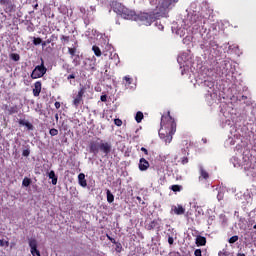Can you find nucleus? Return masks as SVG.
<instances>
[{
	"label": "nucleus",
	"mask_w": 256,
	"mask_h": 256,
	"mask_svg": "<svg viewBox=\"0 0 256 256\" xmlns=\"http://www.w3.org/2000/svg\"><path fill=\"white\" fill-rule=\"evenodd\" d=\"M161 129L159 131L160 139H163L165 144L172 142L173 135L176 133L177 124L172 118L171 113L168 112L166 116H161Z\"/></svg>",
	"instance_id": "1"
},
{
	"label": "nucleus",
	"mask_w": 256,
	"mask_h": 256,
	"mask_svg": "<svg viewBox=\"0 0 256 256\" xmlns=\"http://www.w3.org/2000/svg\"><path fill=\"white\" fill-rule=\"evenodd\" d=\"M152 5H155V8H151L152 14L159 17H167L168 12L171 10V2L169 1H159V2H150Z\"/></svg>",
	"instance_id": "2"
},
{
	"label": "nucleus",
	"mask_w": 256,
	"mask_h": 256,
	"mask_svg": "<svg viewBox=\"0 0 256 256\" xmlns=\"http://www.w3.org/2000/svg\"><path fill=\"white\" fill-rule=\"evenodd\" d=\"M231 163L235 168H241L244 171H250L253 169L252 167V162L250 160V156L244 155L239 157H232L231 158Z\"/></svg>",
	"instance_id": "3"
},
{
	"label": "nucleus",
	"mask_w": 256,
	"mask_h": 256,
	"mask_svg": "<svg viewBox=\"0 0 256 256\" xmlns=\"http://www.w3.org/2000/svg\"><path fill=\"white\" fill-rule=\"evenodd\" d=\"M160 17L156 14L150 12V13H142L138 15L137 17L134 16V19H137L139 22H141L144 26H150L152 23L155 22V20L159 19Z\"/></svg>",
	"instance_id": "4"
},
{
	"label": "nucleus",
	"mask_w": 256,
	"mask_h": 256,
	"mask_svg": "<svg viewBox=\"0 0 256 256\" xmlns=\"http://www.w3.org/2000/svg\"><path fill=\"white\" fill-rule=\"evenodd\" d=\"M45 74H47V68H45V66H44V60L41 59V64L37 65L35 67V69H33L32 73H31V78L33 80H36V79L43 77Z\"/></svg>",
	"instance_id": "5"
},
{
	"label": "nucleus",
	"mask_w": 256,
	"mask_h": 256,
	"mask_svg": "<svg viewBox=\"0 0 256 256\" xmlns=\"http://www.w3.org/2000/svg\"><path fill=\"white\" fill-rule=\"evenodd\" d=\"M86 90L87 88H85L84 86H81V88L79 89V92H77V95L74 97V100H72V106H74L75 109H78L80 106L84 104L83 97Z\"/></svg>",
	"instance_id": "6"
},
{
	"label": "nucleus",
	"mask_w": 256,
	"mask_h": 256,
	"mask_svg": "<svg viewBox=\"0 0 256 256\" xmlns=\"http://www.w3.org/2000/svg\"><path fill=\"white\" fill-rule=\"evenodd\" d=\"M101 139L97 138V140H92L89 143V153H93L94 155H97L100 153V147H101Z\"/></svg>",
	"instance_id": "7"
},
{
	"label": "nucleus",
	"mask_w": 256,
	"mask_h": 256,
	"mask_svg": "<svg viewBox=\"0 0 256 256\" xmlns=\"http://www.w3.org/2000/svg\"><path fill=\"white\" fill-rule=\"evenodd\" d=\"M117 15H120L122 18L127 19V20H132L136 17V12L134 10H129L128 8L117 12Z\"/></svg>",
	"instance_id": "8"
},
{
	"label": "nucleus",
	"mask_w": 256,
	"mask_h": 256,
	"mask_svg": "<svg viewBox=\"0 0 256 256\" xmlns=\"http://www.w3.org/2000/svg\"><path fill=\"white\" fill-rule=\"evenodd\" d=\"M28 245L30 246L32 256H41L40 251L38 250V241H36V239H29Z\"/></svg>",
	"instance_id": "9"
},
{
	"label": "nucleus",
	"mask_w": 256,
	"mask_h": 256,
	"mask_svg": "<svg viewBox=\"0 0 256 256\" xmlns=\"http://www.w3.org/2000/svg\"><path fill=\"white\" fill-rule=\"evenodd\" d=\"M111 149H112L111 143L101 140V146L99 147V152L103 153L104 156H108L111 153Z\"/></svg>",
	"instance_id": "10"
},
{
	"label": "nucleus",
	"mask_w": 256,
	"mask_h": 256,
	"mask_svg": "<svg viewBox=\"0 0 256 256\" xmlns=\"http://www.w3.org/2000/svg\"><path fill=\"white\" fill-rule=\"evenodd\" d=\"M0 3L2 5V9H4L6 13H12L16 11V6L12 1H2Z\"/></svg>",
	"instance_id": "11"
},
{
	"label": "nucleus",
	"mask_w": 256,
	"mask_h": 256,
	"mask_svg": "<svg viewBox=\"0 0 256 256\" xmlns=\"http://www.w3.org/2000/svg\"><path fill=\"white\" fill-rule=\"evenodd\" d=\"M110 6H111V9L116 13L122 12L127 9V7H125L121 2H118V1H112L110 3Z\"/></svg>",
	"instance_id": "12"
},
{
	"label": "nucleus",
	"mask_w": 256,
	"mask_h": 256,
	"mask_svg": "<svg viewBox=\"0 0 256 256\" xmlns=\"http://www.w3.org/2000/svg\"><path fill=\"white\" fill-rule=\"evenodd\" d=\"M58 40L57 34H52L47 40L42 42V47H47L49 44H52V46H55V42Z\"/></svg>",
	"instance_id": "13"
},
{
	"label": "nucleus",
	"mask_w": 256,
	"mask_h": 256,
	"mask_svg": "<svg viewBox=\"0 0 256 256\" xmlns=\"http://www.w3.org/2000/svg\"><path fill=\"white\" fill-rule=\"evenodd\" d=\"M150 167L149 161H147L145 158L139 159L138 168L140 171L144 172L148 170Z\"/></svg>",
	"instance_id": "14"
},
{
	"label": "nucleus",
	"mask_w": 256,
	"mask_h": 256,
	"mask_svg": "<svg viewBox=\"0 0 256 256\" xmlns=\"http://www.w3.org/2000/svg\"><path fill=\"white\" fill-rule=\"evenodd\" d=\"M172 211L174 215H184L186 212V209L182 207V205H174L172 206Z\"/></svg>",
	"instance_id": "15"
},
{
	"label": "nucleus",
	"mask_w": 256,
	"mask_h": 256,
	"mask_svg": "<svg viewBox=\"0 0 256 256\" xmlns=\"http://www.w3.org/2000/svg\"><path fill=\"white\" fill-rule=\"evenodd\" d=\"M32 93H33L34 97L40 96V93H41V82L40 81L35 82L34 87L32 89Z\"/></svg>",
	"instance_id": "16"
},
{
	"label": "nucleus",
	"mask_w": 256,
	"mask_h": 256,
	"mask_svg": "<svg viewBox=\"0 0 256 256\" xmlns=\"http://www.w3.org/2000/svg\"><path fill=\"white\" fill-rule=\"evenodd\" d=\"M199 173H200V176H199V180L202 181V180H205L207 181L209 179V174L208 172L204 169V167L200 166L199 168Z\"/></svg>",
	"instance_id": "17"
},
{
	"label": "nucleus",
	"mask_w": 256,
	"mask_h": 256,
	"mask_svg": "<svg viewBox=\"0 0 256 256\" xmlns=\"http://www.w3.org/2000/svg\"><path fill=\"white\" fill-rule=\"evenodd\" d=\"M195 243H196V246H198V247L206 246L207 239L204 236H198V237H196V242Z\"/></svg>",
	"instance_id": "18"
},
{
	"label": "nucleus",
	"mask_w": 256,
	"mask_h": 256,
	"mask_svg": "<svg viewBox=\"0 0 256 256\" xmlns=\"http://www.w3.org/2000/svg\"><path fill=\"white\" fill-rule=\"evenodd\" d=\"M48 177L50 180H52V184L56 186L58 182V177L56 176L55 170H50Z\"/></svg>",
	"instance_id": "19"
},
{
	"label": "nucleus",
	"mask_w": 256,
	"mask_h": 256,
	"mask_svg": "<svg viewBox=\"0 0 256 256\" xmlns=\"http://www.w3.org/2000/svg\"><path fill=\"white\" fill-rule=\"evenodd\" d=\"M77 179L79 180V185L82 187V188H85L87 187V180L85 179V175L83 173L79 174L77 176Z\"/></svg>",
	"instance_id": "20"
},
{
	"label": "nucleus",
	"mask_w": 256,
	"mask_h": 256,
	"mask_svg": "<svg viewBox=\"0 0 256 256\" xmlns=\"http://www.w3.org/2000/svg\"><path fill=\"white\" fill-rule=\"evenodd\" d=\"M158 227H159V223H158L157 220H153V221H151L150 223H148L146 225L147 231H152V230H154L155 228H158Z\"/></svg>",
	"instance_id": "21"
},
{
	"label": "nucleus",
	"mask_w": 256,
	"mask_h": 256,
	"mask_svg": "<svg viewBox=\"0 0 256 256\" xmlns=\"http://www.w3.org/2000/svg\"><path fill=\"white\" fill-rule=\"evenodd\" d=\"M4 108L6 111H8L9 115H14L18 113V106H12L8 108V105H5Z\"/></svg>",
	"instance_id": "22"
},
{
	"label": "nucleus",
	"mask_w": 256,
	"mask_h": 256,
	"mask_svg": "<svg viewBox=\"0 0 256 256\" xmlns=\"http://www.w3.org/2000/svg\"><path fill=\"white\" fill-rule=\"evenodd\" d=\"M106 195H107V202L108 204H112L114 202V194L111 193L110 190L106 191Z\"/></svg>",
	"instance_id": "23"
},
{
	"label": "nucleus",
	"mask_w": 256,
	"mask_h": 256,
	"mask_svg": "<svg viewBox=\"0 0 256 256\" xmlns=\"http://www.w3.org/2000/svg\"><path fill=\"white\" fill-rule=\"evenodd\" d=\"M92 50H93L95 56H97V57H101L102 56V51H101L100 47L94 45L92 47Z\"/></svg>",
	"instance_id": "24"
},
{
	"label": "nucleus",
	"mask_w": 256,
	"mask_h": 256,
	"mask_svg": "<svg viewBox=\"0 0 256 256\" xmlns=\"http://www.w3.org/2000/svg\"><path fill=\"white\" fill-rule=\"evenodd\" d=\"M32 43L35 46H39L40 44L43 46L44 41L40 37H33Z\"/></svg>",
	"instance_id": "25"
},
{
	"label": "nucleus",
	"mask_w": 256,
	"mask_h": 256,
	"mask_svg": "<svg viewBox=\"0 0 256 256\" xmlns=\"http://www.w3.org/2000/svg\"><path fill=\"white\" fill-rule=\"evenodd\" d=\"M170 190H172L174 193L181 192L182 186L179 184H174L170 186Z\"/></svg>",
	"instance_id": "26"
},
{
	"label": "nucleus",
	"mask_w": 256,
	"mask_h": 256,
	"mask_svg": "<svg viewBox=\"0 0 256 256\" xmlns=\"http://www.w3.org/2000/svg\"><path fill=\"white\" fill-rule=\"evenodd\" d=\"M135 119H136V122H137V123H141L142 120L144 119V113H142V112H137Z\"/></svg>",
	"instance_id": "27"
},
{
	"label": "nucleus",
	"mask_w": 256,
	"mask_h": 256,
	"mask_svg": "<svg viewBox=\"0 0 256 256\" xmlns=\"http://www.w3.org/2000/svg\"><path fill=\"white\" fill-rule=\"evenodd\" d=\"M10 59H12L15 62H19L21 57H20V54L13 53V54H10Z\"/></svg>",
	"instance_id": "28"
},
{
	"label": "nucleus",
	"mask_w": 256,
	"mask_h": 256,
	"mask_svg": "<svg viewBox=\"0 0 256 256\" xmlns=\"http://www.w3.org/2000/svg\"><path fill=\"white\" fill-rule=\"evenodd\" d=\"M32 181L30 178H24L23 181H22V186L23 187H29L31 185Z\"/></svg>",
	"instance_id": "29"
},
{
	"label": "nucleus",
	"mask_w": 256,
	"mask_h": 256,
	"mask_svg": "<svg viewBox=\"0 0 256 256\" xmlns=\"http://www.w3.org/2000/svg\"><path fill=\"white\" fill-rule=\"evenodd\" d=\"M70 42V36H66V35H62L61 36V43L63 44V45H65V44H67V43H69Z\"/></svg>",
	"instance_id": "30"
},
{
	"label": "nucleus",
	"mask_w": 256,
	"mask_h": 256,
	"mask_svg": "<svg viewBox=\"0 0 256 256\" xmlns=\"http://www.w3.org/2000/svg\"><path fill=\"white\" fill-rule=\"evenodd\" d=\"M68 53H70L71 57H76V47H68Z\"/></svg>",
	"instance_id": "31"
},
{
	"label": "nucleus",
	"mask_w": 256,
	"mask_h": 256,
	"mask_svg": "<svg viewBox=\"0 0 256 256\" xmlns=\"http://www.w3.org/2000/svg\"><path fill=\"white\" fill-rule=\"evenodd\" d=\"M123 80L125 81V84H126V85H131L132 82H133L132 78L129 77V76H125V77L123 78Z\"/></svg>",
	"instance_id": "32"
},
{
	"label": "nucleus",
	"mask_w": 256,
	"mask_h": 256,
	"mask_svg": "<svg viewBox=\"0 0 256 256\" xmlns=\"http://www.w3.org/2000/svg\"><path fill=\"white\" fill-rule=\"evenodd\" d=\"M239 237L238 236H232L230 239H228V243L234 244L235 242H238Z\"/></svg>",
	"instance_id": "33"
},
{
	"label": "nucleus",
	"mask_w": 256,
	"mask_h": 256,
	"mask_svg": "<svg viewBox=\"0 0 256 256\" xmlns=\"http://www.w3.org/2000/svg\"><path fill=\"white\" fill-rule=\"evenodd\" d=\"M114 124H115L117 127H122L123 121H122V119H115V120H114Z\"/></svg>",
	"instance_id": "34"
},
{
	"label": "nucleus",
	"mask_w": 256,
	"mask_h": 256,
	"mask_svg": "<svg viewBox=\"0 0 256 256\" xmlns=\"http://www.w3.org/2000/svg\"><path fill=\"white\" fill-rule=\"evenodd\" d=\"M26 126V128L28 129V131H33L34 130V126L33 124H31L30 122H27V124L23 125Z\"/></svg>",
	"instance_id": "35"
},
{
	"label": "nucleus",
	"mask_w": 256,
	"mask_h": 256,
	"mask_svg": "<svg viewBox=\"0 0 256 256\" xmlns=\"http://www.w3.org/2000/svg\"><path fill=\"white\" fill-rule=\"evenodd\" d=\"M49 134L52 136H57L58 135V130L53 128L49 130Z\"/></svg>",
	"instance_id": "36"
},
{
	"label": "nucleus",
	"mask_w": 256,
	"mask_h": 256,
	"mask_svg": "<svg viewBox=\"0 0 256 256\" xmlns=\"http://www.w3.org/2000/svg\"><path fill=\"white\" fill-rule=\"evenodd\" d=\"M22 156L29 157L30 156V150L29 149L23 150Z\"/></svg>",
	"instance_id": "37"
},
{
	"label": "nucleus",
	"mask_w": 256,
	"mask_h": 256,
	"mask_svg": "<svg viewBox=\"0 0 256 256\" xmlns=\"http://www.w3.org/2000/svg\"><path fill=\"white\" fill-rule=\"evenodd\" d=\"M107 239L110 240V242H111L112 244L117 245V240H115L114 238L110 237L109 235H107Z\"/></svg>",
	"instance_id": "38"
},
{
	"label": "nucleus",
	"mask_w": 256,
	"mask_h": 256,
	"mask_svg": "<svg viewBox=\"0 0 256 256\" xmlns=\"http://www.w3.org/2000/svg\"><path fill=\"white\" fill-rule=\"evenodd\" d=\"M195 256H202V250L201 249H196L194 252Z\"/></svg>",
	"instance_id": "39"
},
{
	"label": "nucleus",
	"mask_w": 256,
	"mask_h": 256,
	"mask_svg": "<svg viewBox=\"0 0 256 256\" xmlns=\"http://www.w3.org/2000/svg\"><path fill=\"white\" fill-rule=\"evenodd\" d=\"M72 63H74L75 65L79 64V55H76L74 60L72 61Z\"/></svg>",
	"instance_id": "40"
},
{
	"label": "nucleus",
	"mask_w": 256,
	"mask_h": 256,
	"mask_svg": "<svg viewBox=\"0 0 256 256\" xmlns=\"http://www.w3.org/2000/svg\"><path fill=\"white\" fill-rule=\"evenodd\" d=\"M181 163L182 165H186L187 163H189V159L187 157H183Z\"/></svg>",
	"instance_id": "41"
},
{
	"label": "nucleus",
	"mask_w": 256,
	"mask_h": 256,
	"mask_svg": "<svg viewBox=\"0 0 256 256\" xmlns=\"http://www.w3.org/2000/svg\"><path fill=\"white\" fill-rule=\"evenodd\" d=\"M141 151L144 153V155H149V151L145 147H141Z\"/></svg>",
	"instance_id": "42"
},
{
	"label": "nucleus",
	"mask_w": 256,
	"mask_h": 256,
	"mask_svg": "<svg viewBox=\"0 0 256 256\" xmlns=\"http://www.w3.org/2000/svg\"><path fill=\"white\" fill-rule=\"evenodd\" d=\"M18 123H19V125L24 126V125H26V124L29 123V122H26L25 120L20 119V120L18 121Z\"/></svg>",
	"instance_id": "43"
},
{
	"label": "nucleus",
	"mask_w": 256,
	"mask_h": 256,
	"mask_svg": "<svg viewBox=\"0 0 256 256\" xmlns=\"http://www.w3.org/2000/svg\"><path fill=\"white\" fill-rule=\"evenodd\" d=\"M168 243H169V245H173L174 239H173L172 236H169V238H168Z\"/></svg>",
	"instance_id": "44"
},
{
	"label": "nucleus",
	"mask_w": 256,
	"mask_h": 256,
	"mask_svg": "<svg viewBox=\"0 0 256 256\" xmlns=\"http://www.w3.org/2000/svg\"><path fill=\"white\" fill-rule=\"evenodd\" d=\"M72 79H75V74H70L67 76V80L70 81Z\"/></svg>",
	"instance_id": "45"
},
{
	"label": "nucleus",
	"mask_w": 256,
	"mask_h": 256,
	"mask_svg": "<svg viewBox=\"0 0 256 256\" xmlns=\"http://www.w3.org/2000/svg\"><path fill=\"white\" fill-rule=\"evenodd\" d=\"M54 106H55V108L60 109L61 108V103L60 102H55Z\"/></svg>",
	"instance_id": "46"
},
{
	"label": "nucleus",
	"mask_w": 256,
	"mask_h": 256,
	"mask_svg": "<svg viewBox=\"0 0 256 256\" xmlns=\"http://www.w3.org/2000/svg\"><path fill=\"white\" fill-rule=\"evenodd\" d=\"M101 101L106 102L107 101V96L106 95H101Z\"/></svg>",
	"instance_id": "47"
},
{
	"label": "nucleus",
	"mask_w": 256,
	"mask_h": 256,
	"mask_svg": "<svg viewBox=\"0 0 256 256\" xmlns=\"http://www.w3.org/2000/svg\"><path fill=\"white\" fill-rule=\"evenodd\" d=\"M2 245H3L2 247H4V246L8 247L9 246V242L8 241H6V242L2 241Z\"/></svg>",
	"instance_id": "48"
},
{
	"label": "nucleus",
	"mask_w": 256,
	"mask_h": 256,
	"mask_svg": "<svg viewBox=\"0 0 256 256\" xmlns=\"http://www.w3.org/2000/svg\"><path fill=\"white\" fill-rule=\"evenodd\" d=\"M118 249H122V244L117 243V245H116V250H118Z\"/></svg>",
	"instance_id": "49"
},
{
	"label": "nucleus",
	"mask_w": 256,
	"mask_h": 256,
	"mask_svg": "<svg viewBox=\"0 0 256 256\" xmlns=\"http://www.w3.org/2000/svg\"><path fill=\"white\" fill-rule=\"evenodd\" d=\"M228 66H229V62L224 61L223 62V67H228Z\"/></svg>",
	"instance_id": "50"
},
{
	"label": "nucleus",
	"mask_w": 256,
	"mask_h": 256,
	"mask_svg": "<svg viewBox=\"0 0 256 256\" xmlns=\"http://www.w3.org/2000/svg\"><path fill=\"white\" fill-rule=\"evenodd\" d=\"M236 256H246V254H244V253H238V254H236Z\"/></svg>",
	"instance_id": "51"
},
{
	"label": "nucleus",
	"mask_w": 256,
	"mask_h": 256,
	"mask_svg": "<svg viewBox=\"0 0 256 256\" xmlns=\"http://www.w3.org/2000/svg\"><path fill=\"white\" fill-rule=\"evenodd\" d=\"M241 99L246 100V99H247V96L242 95V96H241Z\"/></svg>",
	"instance_id": "52"
},
{
	"label": "nucleus",
	"mask_w": 256,
	"mask_h": 256,
	"mask_svg": "<svg viewBox=\"0 0 256 256\" xmlns=\"http://www.w3.org/2000/svg\"><path fill=\"white\" fill-rule=\"evenodd\" d=\"M0 246L3 247V240L0 239Z\"/></svg>",
	"instance_id": "53"
},
{
	"label": "nucleus",
	"mask_w": 256,
	"mask_h": 256,
	"mask_svg": "<svg viewBox=\"0 0 256 256\" xmlns=\"http://www.w3.org/2000/svg\"><path fill=\"white\" fill-rule=\"evenodd\" d=\"M228 73V70H225L222 72V74H227Z\"/></svg>",
	"instance_id": "54"
},
{
	"label": "nucleus",
	"mask_w": 256,
	"mask_h": 256,
	"mask_svg": "<svg viewBox=\"0 0 256 256\" xmlns=\"http://www.w3.org/2000/svg\"><path fill=\"white\" fill-rule=\"evenodd\" d=\"M55 120L58 121V114H55Z\"/></svg>",
	"instance_id": "55"
},
{
	"label": "nucleus",
	"mask_w": 256,
	"mask_h": 256,
	"mask_svg": "<svg viewBox=\"0 0 256 256\" xmlns=\"http://www.w3.org/2000/svg\"><path fill=\"white\" fill-rule=\"evenodd\" d=\"M218 255L223 256V255H224V253L220 252V253H218Z\"/></svg>",
	"instance_id": "56"
},
{
	"label": "nucleus",
	"mask_w": 256,
	"mask_h": 256,
	"mask_svg": "<svg viewBox=\"0 0 256 256\" xmlns=\"http://www.w3.org/2000/svg\"><path fill=\"white\" fill-rule=\"evenodd\" d=\"M253 229L256 230V224L253 226Z\"/></svg>",
	"instance_id": "57"
},
{
	"label": "nucleus",
	"mask_w": 256,
	"mask_h": 256,
	"mask_svg": "<svg viewBox=\"0 0 256 256\" xmlns=\"http://www.w3.org/2000/svg\"><path fill=\"white\" fill-rule=\"evenodd\" d=\"M37 7H38V4L35 5V8H37Z\"/></svg>",
	"instance_id": "58"
},
{
	"label": "nucleus",
	"mask_w": 256,
	"mask_h": 256,
	"mask_svg": "<svg viewBox=\"0 0 256 256\" xmlns=\"http://www.w3.org/2000/svg\"><path fill=\"white\" fill-rule=\"evenodd\" d=\"M137 199H138V200H141V198H140V197H137Z\"/></svg>",
	"instance_id": "59"
},
{
	"label": "nucleus",
	"mask_w": 256,
	"mask_h": 256,
	"mask_svg": "<svg viewBox=\"0 0 256 256\" xmlns=\"http://www.w3.org/2000/svg\"><path fill=\"white\" fill-rule=\"evenodd\" d=\"M169 1H177V0H169Z\"/></svg>",
	"instance_id": "60"
},
{
	"label": "nucleus",
	"mask_w": 256,
	"mask_h": 256,
	"mask_svg": "<svg viewBox=\"0 0 256 256\" xmlns=\"http://www.w3.org/2000/svg\"><path fill=\"white\" fill-rule=\"evenodd\" d=\"M1 1H5V0H1Z\"/></svg>",
	"instance_id": "61"
}]
</instances>
